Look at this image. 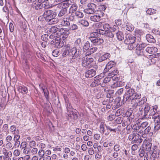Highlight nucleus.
Returning <instances> with one entry per match:
<instances>
[{"label": "nucleus", "instance_id": "1", "mask_svg": "<svg viewBox=\"0 0 160 160\" xmlns=\"http://www.w3.org/2000/svg\"><path fill=\"white\" fill-rule=\"evenodd\" d=\"M141 97V94L135 92L134 90L132 88L126 90L123 96L122 101L123 104L127 101L130 102L134 99H140Z\"/></svg>", "mask_w": 160, "mask_h": 160}, {"label": "nucleus", "instance_id": "2", "mask_svg": "<svg viewBox=\"0 0 160 160\" xmlns=\"http://www.w3.org/2000/svg\"><path fill=\"white\" fill-rule=\"evenodd\" d=\"M156 111H154V109H152L150 112V115L152 116V118L153 119L155 122V126L154 131H156L160 130V115H158Z\"/></svg>", "mask_w": 160, "mask_h": 160}, {"label": "nucleus", "instance_id": "3", "mask_svg": "<svg viewBox=\"0 0 160 160\" xmlns=\"http://www.w3.org/2000/svg\"><path fill=\"white\" fill-rule=\"evenodd\" d=\"M42 14L46 20H48L49 18L55 17L57 14L56 12H54L52 10L49 9H43L42 11Z\"/></svg>", "mask_w": 160, "mask_h": 160}, {"label": "nucleus", "instance_id": "4", "mask_svg": "<svg viewBox=\"0 0 160 160\" xmlns=\"http://www.w3.org/2000/svg\"><path fill=\"white\" fill-rule=\"evenodd\" d=\"M145 107L143 110V117L146 118H152V116L150 115V111L152 109H154V111L157 112L156 109H155L154 108H153L150 109V107L149 104L148 103H145Z\"/></svg>", "mask_w": 160, "mask_h": 160}, {"label": "nucleus", "instance_id": "5", "mask_svg": "<svg viewBox=\"0 0 160 160\" xmlns=\"http://www.w3.org/2000/svg\"><path fill=\"white\" fill-rule=\"evenodd\" d=\"M82 51L81 47H74L70 49V56H72V59L77 58L81 54Z\"/></svg>", "mask_w": 160, "mask_h": 160}, {"label": "nucleus", "instance_id": "6", "mask_svg": "<svg viewBox=\"0 0 160 160\" xmlns=\"http://www.w3.org/2000/svg\"><path fill=\"white\" fill-rule=\"evenodd\" d=\"M96 33H92L90 34L91 36L89 38L91 42H92L95 45H99L102 44L104 42L103 39L99 38L94 37Z\"/></svg>", "mask_w": 160, "mask_h": 160}, {"label": "nucleus", "instance_id": "7", "mask_svg": "<svg viewBox=\"0 0 160 160\" xmlns=\"http://www.w3.org/2000/svg\"><path fill=\"white\" fill-rule=\"evenodd\" d=\"M33 6L35 8V9L38 10V9H48L50 8V6H48L45 5L44 3H43L38 0L36 2H33Z\"/></svg>", "mask_w": 160, "mask_h": 160}, {"label": "nucleus", "instance_id": "8", "mask_svg": "<svg viewBox=\"0 0 160 160\" xmlns=\"http://www.w3.org/2000/svg\"><path fill=\"white\" fill-rule=\"evenodd\" d=\"M147 44L145 43H142L137 46L136 49V53L138 55H142L145 53L144 48L146 47Z\"/></svg>", "mask_w": 160, "mask_h": 160}, {"label": "nucleus", "instance_id": "9", "mask_svg": "<svg viewBox=\"0 0 160 160\" xmlns=\"http://www.w3.org/2000/svg\"><path fill=\"white\" fill-rule=\"evenodd\" d=\"M93 61V59L92 58H88L83 57L82 60V65L83 67L87 68L91 66L90 64Z\"/></svg>", "mask_w": 160, "mask_h": 160}, {"label": "nucleus", "instance_id": "10", "mask_svg": "<svg viewBox=\"0 0 160 160\" xmlns=\"http://www.w3.org/2000/svg\"><path fill=\"white\" fill-rule=\"evenodd\" d=\"M96 8V5L92 3H89L88 5V8L86 9L87 13H93L95 12Z\"/></svg>", "mask_w": 160, "mask_h": 160}, {"label": "nucleus", "instance_id": "11", "mask_svg": "<svg viewBox=\"0 0 160 160\" xmlns=\"http://www.w3.org/2000/svg\"><path fill=\"white\" fill-rule=\"evenodd\" d=\"M73 0H70V2L71 3L70 4L71 6L69 9V13L71 14L72 15H73V13H74L77 10L78 8V6L76 3L73 2Z\"/></svg>", "mask_w": 160, "mask_h": 160}, {"label": "nucleus", "instance_id": "12", "mask_svg": "<svg viewBox=\"0 0 160 160\" xmlns=\"http://www.w3.org/2000/svg\"><path fill=\"white\" fill-rule=\"evenodd\" d=\"M104 13L102 12H100L98 15L91 16L90 17V20L94 22H98L100 21L101 17H103Z\"/></svg>", "mask_w": 160, "mask_h": 160}, {"label": "nucleus", "instance_id": "13", "mask_svg": "<svg viewBox=\"0 0 160 160\" xmlns=\"http://www.w3.org/2000/svg\"><path fill=\"white\" fill-rule=\"evenodd\" d=\"M126 39L124 41V43L127 44L129 43L135 42L136 40V38L132 35H128L126 37Z\"/></svg>", "mask_w": 160, "mask_h": 160}, {"label": "nucleus", "instance_id": "14", "mask_svg": "<svg viewBox=\"0 0 160 160\" xmlns=\"http://www.w3.org/2000/svg\"><path fill=\"white\" fill-rule=\"evenodd\" d=\"M96 73V70L93 69H91L86 71L85 73V77L88 78H91L94 77Z\"/></svg>", "mask_w": 160, "mask_h": 160}, {"label": "nucleus", "instance_id": "15", "mask_svg": "<svg viewBox=\"0 0 160 160\" xmlns=\"http://www.w3.org/2000/svg\"><path fill=\"white\" fill-rule=\"evenodd\" d=\"M64 98L65 102V105L66 107L67 112H69L70 111V109H72V107L67 97L65 95H64Z\"/></svg>", "mask_w": 160, "mask_h": 160}, {"label": "nucleus", "instance_id": "16", "mask_svg": "<svg viewBox=\"0 0 160 160\" xmlns=\"http://www.w3.org/2000/svg\"><path fill=\"white\" fill-rule=\"evenodd\" d=\"M158 49L156 47H148L145 49V51L149 53L154 54L158 52Z\"/></svg>", "mask_w": 160, "mask_h": 160}, {"label": "nucleus", "instance_id": "17", "mask_svg": "<svg viewBox=\"0 0 160 160\" xmlns=\"http://www.w3.org/2000/svg\"><path fill=\"white\" fill-rule=\"evenodd\" d=\"M135 136L132 142V143H141L142 141V139L141 138L140 136L137 133H136Z\"/></svg>", "mask_w": 160, "mask_h": 160}, {"label": "nucleus", "instance_id": "18", "mask_svg": "<svg viewBox=\"0 0 160 160\" xmlns=\"http://www.w3.org/2000/svg\"><path fill=\"white\" fill-rule=\"evenodd\" d=\"M111 56L109 53H106L100 57L98 59L99 62H101L109 58Z\"/></svg>", "mask_w": 160, "mask_h": 160}, {"label": "nucleus", "instance_id": "19", "mask_svg": "<svg viewBox=\"0 0 160 160\" xmlns=\"http://www.w3.org/2000/svg\"><path fill=\"white\" fill-rule=\"evenodd\" d=\"M59 32L60 34H62V35H64L62 37V38H63L64 37L65 38H67L69 34V31L67 29H64L63 28H60Z\"/></svg>", "mask_w": 160, "mask_h": 160}, {"label": "nucleus", "instance_id": "20", "mask_svg": "<svg viewBox=\"0 0 160 160\" xmlns=\"http://www.w3.org/2000/svg\"><path fill=\"white\" fill-rule=\"evenodd\" d=\"M116 64V63L115 62L110 61L107 64L104 70L106 72L108 71L110 69L114 67Z\"/></svg>", "mask_w": 160, "mask_h": 160}, {"label": "nucleus", "instance_id": "21", "mask_svg": "<svg viewBox=\"0 0 160 160\" xmlns=\"http://www.w3.org/2000/svg\"><path fill=\"white\" fill-rule=\"evenodd\" d=\"M59 26L56 25L53 27H52L50 28L51 31L52 32V33L54 34V37H57V34L59 32L60 28H58Z\"/></svg>", "mask_w": 160, "mask_h": 160}, {"label": "nucleus", "instance_id": "22", "mask_svg": "<svg viewBox=\"0 0 160 160\" xmlns=\"http://www.w3.org/2000/svg\"><path fill=\"white\" fill-rule=\"evenodd\" d=\"M68 115L71 119L74 120L77 119L78 118L77 112L73 111H72L71 112L70 111L69 112H68Z\"/></svg>", "mask_w": 160, "mask_h": 160}, {"label": "nucleus", "instance_id": "23", "mask_svg": "<svg viewBox=\"0 0 160 160\" xmlns=\"http://www.w3.org/2000/svg\"><path fill=\"white\" fill-rule=\"evenodd\" d=\"M117 31V32H116V34L117 39L120 41L124 39V35L119 30Z\"/></svg>", "mask_w": 160, "mask_h": 160}, {"label": "nucleus", "instance_id": "24", "mask_svg": "<svg viewBox=\"0 0 160 160\" xmlns=\"http://www.w3.org/2000/svg\"><path fill=\"white\" fill-rule=\"evenodd\" d=\"M123 84L122 82H116L111 86V88H116L122 86Z\"/></svg>", "mask_w": 160, "mask_h": 160}, {"label": "nucleus", "instance_id": "25", "mask_svg": "<svg viewBox=\"0 0 160 160\" xmlns=\"http://www.w3.org/2000/svg\"><path fill=\"white\" fill-rule=\"evenodd\" d=\"M67 12V9H66L65 8H63L61 9L58 14V16L61 17L62 16H65V14Z\"/></svg>", "mask_w": 160, "mask_h": 160}, {"label": "nucleus", "instance_id": "26", "mask_svg": "<svg viewBox=\"0 0 160 160\" xmlns=\"http://www.w3.org/2000/svg\"><path fill=\"white\" fill-rule=\"evenodd\" d=\"M146 38L147 41L149 42L154 43L155 42V40L153 37L150 34H148L146 36Z\"/></svg>", "mask_w": 160, "mask_h": 160}, {"label": "nucleus", "instance_id": "27", "mask_svg": "<svg viewBox=\"0 0 160 160\" xmlns=\"http://www.w3.org/2000/svg\"><path fill=\"white\" fill-rule=\"evenodd\" d=\"M68 20L67 18H63L61 22V24L64 26H69L70 25V23Z\"/></svg>", "mask_w": 160, "mask_h": 160}, {"label": "nucleus", "instance_id": "28", "mask_svg": "<svg viewBox=\"0 0 160 160\" xmlns=\"http://www.w3.org/2000/svg\"><path fill=\"white\" fill-rule=\"evenodd\" d=\"M56 42H55L56 46L58 48H60L62 47L63 46V43H61L60 38L59 37H57L55 38Z\"/></svg>", "mask_w": 160, "mask_h": 160}, {"label": "nucleus", "instance_id": "29", "mask_svg": "<svg viewBox=\"0 0 160 160\" xmlns=\"http://www.w3.org/2000/svg\"><path fill=\"white\" fill-rule=\"evenodd\" d=\"M55 17H53L51 18H49L48 20H47L46 21H47L48 22V23L49 24H55L58 22V20L57 19L55 18Z\"/></svg>", "mask_w": 160, "mask_h": 160}, {"label": "nucleus", "instance_id": "30", "mask_svg": "<svg viewBox=\"0 0 160 160\" xmlns=\"http://www.w3.org/2000/svg\"><path fill=\"white\" fill-rule=\"evenodd\" d=\"M18 89L22 93H27L28 92V90L26 87L22 86H20L18 88Z\"/></svg>", "mask_w": 160, "mask_h": 160}, {"label": "nucleus", "instance_id": "31", "mask_svg": "<svg viewBox=\"0 0 160 160\" xmlns=\"http://www.w3.org/2000/svg\"><path fill=\"white\" fill-rule=\"evenodd\" d=\"M74 45L76 47H81L82 45L81 39L80 38L77 39L74 42Z\"/></svg>", "mask_w": 160, "mask_h": 160}, {"label": "nucleus", "instance_id": "32", "mask_svg": "<svg viewBox=\"0 0 160 160\" xmlns=\"http://www.w3.org/2000/svg\"><path fill=\"white\" fill-rule=\"evenodd\" d=\"M73 15L75 14V16L78 18H81L83 17V13L80 11H77L73 13Z\"/></svg>", "mask_w": 160, "mask_h": 160}, {"label": "nucleus", "instance_id": "33", "mask_svg": "<svg viewBox=\"0 0 160 160\" xmlns=\"http://www.w3.org/2000/svg\"><path fill=\"white\" fill-rule=\"evenodd\" d=\"M128 44V48L130 50L134 49L135 48H137L138 46V44L136 43L135 42H133V43H129Z\"/></svg>", "mask_w": 160, "mask_h": 160}, {"label": "nucleus", "instance_id": "34", "mask_svg": "<svg viewBox=\"0 0 160 160\" xmlns=\"http://www.w3.org/2000/svg\"><path fill=\"white\" fill-rule=\"evenodd\" d=\"M101 81H100L94 79V81H93L91 84V86L92 87H94L99 85L101 83Z\"/></svg>", "mask_w": 160, "mask_h": 160}, {"label": "nucleus", "instance_id": "35", "mask_svg": "<svg viewBox=\"0 0 160 160\" xmlns=\"http://www.w3.org/2000/svg\"><path fill=\"white\" fill-rule=\"evenodd\" d=\"M79 22L85 27H88L89 25V22L87 20L84 19L80 20Z\"/></svg>", "mask_w": 160, "mask_h": 160}, {"label": "nucleus", "instance_id": "36", "mask_svg": "<svg viewBox=\"0 0 160 160\" xmlns=\"http://www.w3.org/2000/svg\"><path fill=\"white\" fill-rule=\"evenodd\" d=\"M90 44L88 41L86 42L83 47V50L85 51V50L87 51L90 48Z\"/></svg>", "mask_w": 160, "mask_h": 160}, {"label": "nucleus", "instance_id": "37", "mask_svg": "<svg viewBox=\"0 0 160 160\" xmlns=\"http://www.w3.org/2000/svg\"><path fill=\"white\" fill-rule=\"evenodd\" d=\"M145 103V101L143 100L139 101L137 103L133 105V107L134 108H136L137 106H140L143 105Z\"/></svg>", "mask_w": 160, "mask_h": 160}, {"label": "nucleus", "instance_id": "38", "mask_svg": "<svg viewBox=\"0 0 160 160\" xmlns=\"http://www.w3.org/2000/svg\"><path fill=\"white\" fill-rule=\"evenodd\" d=\"M110 28V25L108 24L103 23L102 29L106 31H108L109 30V29Z\"/></svg>", "mask_w": 160, "mask_h": 160}, {"label": "nucleus", "instance_id": "39", "mask_svg": "<svg viewBox=\"0 0 160 160\" xmlns=\"http://www.w3.org/2000/svg\"><path fill=\"white\" fill-rule=\"evenodd\" d=\"M156 10L153 9L149 8L146 11V13L148 14L151 15V14H154L156 13Z\"/></svg>", "mask_w": 160, "mask_h": 160}, {"label": "nucleus", "instance_id": "40", "mask_svg": "<svg viewBox=\"0 0 160 160\" xmlns=\"http://www.w3.org/2000/svg\"><path fill=\"white\" fill-rule=\"evenodd\" d=\"M68 55L70 56V50L65 49L62 53V56L63 57H65Z\"/></svg>", "mask_w": 160, "mask_h": 160}, {"label": "nucleus", "instance_id": "41", "mask_svg": "<svg viewBox=\"0 0 160 160\" xmlns=\"http://www.w3.org/2000/svg\"><path fill=\"white\" fill-rule=\"evenodd\" d=\"M111 72V71H110V72ZM118 73V69L116 68L114 69L111 72H110L109 73V76H111L112 75H113L114 76H115L117 75Z\"/></svg>", "mask_w": 160, "mask_h": 160}, {"label": "nucleus", "instance_id": "42", "mask_svg": "<svg viewBox=\"0 0 160 160\" xmlns=\"http://www.w3.org/2000/svg\"><path fill=\"white\" fill-rule=\"evenodd\" d=\"M142 128L141 125H139L138 124H135L133 126L132 128V129H134L135 130H136V131L135 132H136L137 131L138 132V130L141 128Z\"/></svg>", "mask_w": 160, "mask_h": 160}, {"label": "nucleus", "instance_id": "43", "mask_svg": "<svg viewBox=\"0 0 160 160\" xmlns=\"http://www.w3.org/2000/svg\"><path fill=\"white\" fill-rule=\"evenodd\" d=\"M136 133V132L134 131L131 134H130L128 136V139L129 140L131 141L133 140Z\"/></svg>", "mask_w": 160, "mask_h": 160}, {"label": "nucleus", "instance_id": "44", "mask_svg": "<svg viewBox=\"0 0 160 160\" xmlns=\"http://www.w3.org/2000/svg\"><path fill=\"white\" fill-rule=\"evenodd\" d=\"M121 98L119 97L115 99L114 102L116 103L117 106H121L122 105V102H120Z\"/></svg>", "mask_w": 160, "mask_h": 160}, {"label": "nucleus", "instance_id": "45", "mask_svg": "<svg viewBox=\"0 0 160 160\" xmlns=\"http://www.w3.org/2000/svg\"><path fill=\"white\" fill-rule=\"evenodd\" d=\"M100 129L101 133L103 134L104 132V125L103 122H101L100 125Z\"/></svg>", "mask_w": 160, "mask_h": 160}, {"label": "nucleus", "instance_id": "46", "mask_svg": "<svg viewBox=\"0 0 160 160\" xmlns=\"http://www.w3.org/2000/svg\"><path fill=\"white\" fill-rule=\"evenodd\" d=\"M106 6L104 5H100L99 8V9L100 11V12H103V11H105V10L106 9Z\"/></svg>", "mask_w": 160, "mask_h": 160}, {"label": "nucleus", "instance_id": "47", "mask_svg": "<svg viewBox=\"0 0 160 160\" xmlns=\"http://www.w3.org/2000/svg\"><path fill=\"white\" fill-rule=\"evenodd\" d=\"M114 33H113L111 31H109L108 30L107 31L106 36L109 38H112L114 37Z\"/></svg>", "mask_w": 160, "mask_h": 160}, {"label": "nucleus", "instance_id": "48", "mask_svg": "<svg viewBox=\"0 0 160 160\" xmlns=\"http://www.w3.org/2000/svg\"><path fill=\"white\" fill-rule=\"evenodd\" d=\"M48 35L47 34L43 35L41 37V39L42 41H44V42H48Z\"/></svg>", "mask_w": 160, "mask_h": 160}, {"label": "nucleus", "instance_id": "49", "mask_svg": "<svg viewBox=\"0 0 160 160\" xmlns=\"http://www.w3.org/2000/svg\"><path fill=\"white\" fill-rule=\"evenodd\" d=\"M98 50V48L96 47H93L91 48L89 50V52H90V54H92L94 52H96Z\"/></svg>", "mask_w": 160, "mask_h": 160}, {"label": "nucleus", "instance_id": "50", "mask_svg": "<svg viewBox=\"0 0 160 160\" xmlns=\"http://www.w3.org/2000/svg\"><path fill=\"white\" fill-rule=\"evenodd\" d=\"M42 90L43 91V92L44 93V95L46 98L47 99L48 97V95L49 94L48 91L47 90H45V89L42 88H41Z\"/></svg>", "mask_w": 160, "mask_h": 160}, {"label": "nucleus", "instance_id": "51", "mask_svg": "<svg viewBox=\"0 0 160 160\" xmlns=\"http://www.w3.org/2000/svg\"><path fill=\"white\" fill-rule=\"evenodd\" d=\"M123 89L121 88L117 90V91L116 92L115 94L117 95H120L123 93Z\"/></svg>", "mask_w": 160, "mask_h": 160}, {"label": "nucleus", "instance_id": "52", "mask_svg": "<svg viewBox=\"0 0 160 160\" xmlns=\"http://www.w3.org/2000/svg\"><path fill=\"white\" fill-rule=\"evenodd\" d=\"M70 4H71L69 3L68 2H64L61 3V5L64 7H62L63 8H65L66 9H67V8L69 6Z\"/></svg>", "mask_w": 160, "mask_h": 160}, {"label": "nucleus", "instance_id": "53", "mask_svg": "<svg viewBox=\"0 0 160 160\" xmlns=\"http://www.w3.org/2000/svg\"><path fill=\"white\" fill-rule=\"evenodd\" d=\"M134 29V27L131 25H128L126 26V29L129 31H132Z\"/></svg>", "mask_w": 160, "mask_h": 160}, {"label": "nucleus", "instance_id": "54", "mask_svg": "<svg viewBox=\"0 0 160 160\" xmlns=\"http://www.w3.org/2000/svg\"><path fill=\"white\" fill-rule=\"evenodd\" d=\"M103 24V23L100 22L99 23H97L95 25V26L97 28H99V29H102Z\"/></svg>", "mask_w": 160, "mask_h": 160}, {"label": "nucleus", "instance_id": "55", "mask_svg": "<svg viewBox=\"0 0 160 160\" xmlns=\"http://www.w3.org/2000/svg\"><path fill=\"white\" fill-rule=\"evenodd\" d=\"M116 116L115 115L112 114L110 115L108 117V120L110 121H112L115 118Z\"/></svg>", "mask_w": 160, "mask_h": 160}, {"label": "nucleus", "instance_id": "56", "mask_svg": "<svg viewBox=\"0 0 160 160\" xmlns=\"http://www.w3.org/2000/svg\"><path fill=\"white\" fill-rule=\"evenodd\" d=\"M98 32L99 33H100V34L105 35H106V33L107 32V31H105L104 30L102 29H99V31H98Z\"/></svg>", "mask_w": 160, "mask_h": 160}, {"label": "nucleus", "instance_id": "57", "mask_svg": "<svg viewBox=\"0 0 160 160\" xmlns=\"http://www.w3.org/2000/svg\"><path fill=\"white\" fill-rule=\"evenodd\" d=\"M59 53L58 49H56L53 50L52 52L53 56L55 57H57L58 56V53Z\"/></svg>", "mask_w": 160, "mask_h": 160}, {"label": "nucleus", "instance_id": "58", "mask_svg": "<svg viewBox=\"0 0 160 160\" xmlns=\"http://www.w3.org/2000/svg\"><path fill=\"white\" fill-rule=\"evenodd\" d=\"M38 153L39 156L42 157L44 155V151L42 149H40L39 150Z\"/></svg>", "mask_w": 160, "mask_h": 160}, {"label": "nucleus", "instance_id": "59", "mask_svg": "<svg viewBox=\"0 0 160 160\" xmlns=\"http://www.w3.org/2000/svg\"><path fill=\"white\" fill-rule=\"evenodd\" d=\"M114 150L116 152H118L120 149L121 148L119 145L116 144L114 147Z\"/></svg>", "mask_w": 160, "mask_h": 160}, {"label": "nucleus", "instance_id": "60", "mask_svg": "<svg viewBox=\"0 0 160 160\" xmlns=\"http://www.w3.org/2000/svg\"><path fill=\"white\" fill-rule=\"evenodd\" d=\"M70 28L72 30H75L78 29V27L77 25L75 24H73L70 26Z\"/></svg>", "mask_w": 160, "mask_h": 160}, {"label": "nucleus", "instance_id": "61", "mask_svg": "<svg viewBox=\"0 0 160 160\" xmlns=\"http://www.w3.org/2000/svg\"><path fill=\"white\" fill-rule=\"evenodd\" d=\"M148 122H142L141 124V126L142 129L145 128L148 125Z\"/></svg>", "mask_w": 160, "mask_h": 160}, {"label": "nucleus", "instance_id": "62", "mask_svg": "<svg viewBox=\"0 0 160 160\" xmlns=\"http://www.w3.org/2000/svg\"><path fill=\"white\" fill-rule=\"evenodd\" d=\"M36 145V142L34 141H32L29 143V146L31 148L34 147Z\"/></svg>", "mask_w": 160, "mask_h": 160}, {"label": "nucleus", "instance_id": "63", "mask_svg": "<svg viewBox=\"0 0 160 160\" xmlns=\"http://www.w3.org/2000/svg\"><path fill=\"white\" fill-rule=\"evenodd\" d=\"M23 148V152L25 154H27L29 152V150L28 148H26V146H25V148Z\"/></svg>", "mask_w": 160, "mask_h": 160}, {"label": "nucleus", "instance_id": "64", "mask_svg": "<svg viewBox=\"0 0 160 160\" xmlns=\"http://www.w3.org/2000/svg\"><path fill=\"white\" fill-rule=\"evenodd\" d=\"M38 152V149L36 148H33L31 150V153L32 155H34L37 153Z\"/></svg>", "mask_w": 160, "mask_h": 160}]
</instances>
